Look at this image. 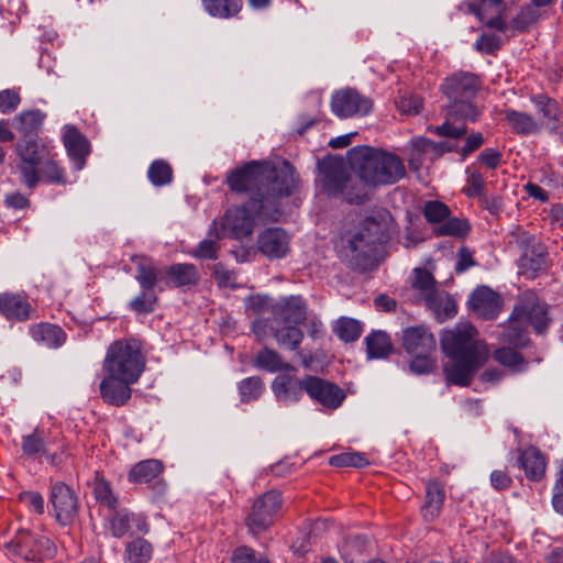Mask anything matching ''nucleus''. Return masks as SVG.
Segmentation results:
<instances>
[{
  "mask_svg": "<svg viewBox=\"0 0 563 563\" xmlns=\"http://www.w3.org/2000/svg\"><path fill=\"white\" fill-rule=\"evenodd\" d=\"M231 563H268V561L254 550L243 547L234 551Z\"/></svg>",
  "mask_w": 563,
  "mask_h": 563,
  "instance_id": "obj_60",
  "label": "nucleus"
},
{
  "mask_svg": "<svg viewBox=\"0 0 563 563\" xmlns=\"http://www.w3.org/2000/svg\"><path fill=\"white\" fill-rule=\"evenodd\" d=\"M257 249L268 260H280L290 251V235L279 227L267 228L257 236Z\"/></svg>",
  "mask_w": 563,
  "mask_h": 563,
  "instance_id": "obj_15",
  "label": "nucleus"
},
{
  "mask_svg": "<svg viewBox=\"0 0 563 563\" xmlns=\"http://www.w3.org/2000/svg\"><path fill=\"white\" fill-rule=\"evenodd\" d=\"M351 166L358 172L353 176L342 157H328L319 163L322 189L333 197L351 203L367 199L365 184L393 185L406 175L402 161L393 153L371 146H354L347 152Z\"/></svg>",
  "mask_w": 563,
  "mask_h": 563,
  "instance_id": "obj_1",
  "label": "nucleus"
},
{
  "mask_svg": "<svg viewBox=\"0 0 563 563\" xmlns=\"http://www.w3.org/2000/svg\"><path fill=\"white\" fill-rule=\"evenodd\" d=\"M394 219L384 208L373 210L357 228L344 234L338 244L339 255L353 268L366 272L377 265L382 246L390 239Z\"/></svg>",
  "mask_w": 563,
  "mask_h": 563,
  "instance_id": "obj_3",
  "label": "nucleus"
},
{
  "mask_svg": "<svg viewBox=\"0 0 563 563\" xmlns=\"http://www.w3.org/2000/svg\"><path fill=\"white\" fill-rule=\"evenodd\" d=\"M213 276L220 287L223 288H236L235 273L228 269L222 263H218L213 266Z\"/></svg>",
  "mask_w": 563,
  "mask_h": 563,
  "instance_id": "obj_57",
  "label": "nucleus"
},
{
  "mask_svg": "<svg viewBox=\"0 0 563 563\" xmlns=\"http://www.w3.org/2000/svg\"><path fill=\"white\" fill-rule=\"evenodd\" d=\"M20 103V96L12 89L0 91V112L9 114L13 112Z\"/></svg>",
  "mask_w": 563,
  "mask_h": 563,
  "instance_id": "obj_62",
  "label": "nucleus"
},
{
  "mask_svg": "<svg viewBox=\"0 0 563 563\" xmlns=\"http://www.w3.org/2000/svg\"><path fill=\"white\" fill-rule=\"evenodd\" d=\"M468 224L466 221L452 218L444 222L439 228V233L449 236H463L468 232Z\"/></svg>",
  "mask_w": 563,
  "mask_h": 563,
  "instance_id": "obj_55",
  "label": "nucleus"
},
{
  "mask_svg": "<svg viewBox=\"0 0 563 563\" xmlns=\"http://www.w3.org/2000/svg\"><path fill=\"white\" fill-rule=\"evenodd\" d=\"M282 503V495L277 490H269L258 497L246 519L249 530L253 534L266 530L280 510Z\"/></svg>",
  "mask_w": 563,
  "mask_h": 563,
  "instance_id": "obj_10",
  "label": "nucleus"
},
{
  "mask_svg": "<svg viewBox=\"0 0 563 563\" xmlns=\"http://www.w3.org/2000/svg\"><path fill=\"white\" fill-rule=\"evenodd\" d=\"M22 452L29 457H35L40 454L45 453V442L42 434L35 430L31 434L22 438Z\"/></svg>",
  "mask_w": 563,
  "mask_h": 563,
  "instance_id": "obj_48",
  "label": "nucleus"
},
{
  "mask_svg": "<svg viewBox=\"0 0 563 563\" xmlns=\"http://www.w3.org/2000/svg\"><path fill=\"white\" fill-rule=\"evenodd\" d=\"M147 176L154 186H164L172 181L173 170L168 163L157 159L151 164Z\"/></svg>",
  "mask_w": 563,
  "mask_h": 563,
  "instance_id": "obj_43",
  "label": "nucleus"
},
{
  "mask_svg": "<svg viewBox=\"0 0 563 563\" xmlns=\"http://www.w3.org/2000/svg\"><path fill=\"white\" fill-rule=\"evenodd\" d=\"M133 526H135V529L139 532L146 533L148 530L147 522L144 518L136 516L126 509H113L106 519V529L110 531L112 537L118 539L124 537Z\"/></svg>",
  "mask_w": 563,
  "mask_h": 563,
  "instance_id": "obj_19",
  "label": "nucleus"
},
{
  "mask_svg": "<svg viewBox=\"0 0 563 563\" xmlns=\"http://www.w3.org/2000/svg\"><path fill=\"white\" fill-rule=\"evenodd\" d=\"M538 19V12L531 8L526 7L512 19L511 25L519 31L526 30L528 26L533 24Z\"/></svg>",
  "mask_w": 563,
  "mask_h": 563,
  "instance_id": "obj_58",
  "label": "nucleus"
},
{
  "mask_svg": "<svg viewBox=\"0 0 563 563\" xmlns=\"http://www.w3.org/2000/svg\"><path fill=\"white\" fill-rule=\"evenodd\" d=\"M505 120L516 134L533 135L542 131V125L532 114L514 109L505 110Z\"/></svg>",
  "mask_w": 563,
  "mask_h": 563,
  "instance_id": "obj_27",
  "label": "nucleus"
},
{
  "mask_svg": "<svg viewBox=\"0 0 563 563\" xmlns=\"http://www.w3.org/2000/svg\"><path fill=\"white\" fill-rule=\"evenodd\" d=\"M252 330L260 340L272 333L279 345L290 351H296L303 339V333L298 328V324L283 323L263 318L253 321Z\"/></svg>",
  "mask_w": 563,
  "mask_h": 563,
  "instance_id": "obj_9",
  "label": "nucleus"
},
{
  "mask_svg": "<svg viewBox=\"0 0 563 563\" xmlns=\"http://www.w3.org/2000/svg\"><path fill=\"white\" fill-rule=\"evenodd\" d=\"M19 157L16 168L27 188H34L41 180L40 167L48 155L47 148L37 140H22L16 143Z\"/></svg>",
  "mask_w": 563,
  "mask_h": 563,
  "instance_id": "obj_8",
  "label": "nucleus"
},
{
  "mask_svg": "<svg viewBox=\"0 0 563 563\" xmlns=\"http://www.w3.org/2000/svg\"><path fill=\"white\" fill-rule=\"evenodd\" d=\"M495 360L512 371L519 372L525 367V361L520 353L510 347H500L495 351Z\"/></svg>",
  "mask_w": 563,
  "mask_h": 563,
  "instance_id": "obj_46",
  "label": "nucleus"
},
{
  "mask_svg": "<svg viewBox=\"0 0 563 563\" xmlns=\"http://www.w3.org/2000/svg\"><path fill=\"white\" fill-rule=\"evenodd\" d=\"M145 368V357L137 340H122L112 343L103 362V369L126 382H137Z\"/></svg>",
  "mask_w": 563,
  "mask_h": 563,
  "instance_id": "obj_6",
  "label": "nucleus"
},
{
  "mask_svg": "<svg viewBox=\"0 0 563 563\" xmlns=\"http://www.w3.org/2000/svg\"><path fill=\"white\" fill-rule=\"evenodd\" d=\"M152 554V544L144 538L137 537L126 543L123 559L124 563H148Z\"/></svg>",
  "mask_w": 563,
  "mask_h": 563,
  "instance_id": "obj_36",
  "label": "nucleus"
},
{
  "mask_svg": "<svg viewBox=\"0 0 563 563\" xmlns=\"http://www.w3.org/2000/svg\"><path fill=\"white\" fill-rule=\"evenodd\" d=\"M548 306L532 291H526L515 307L500 341L514 347H525L529 343L528 325L542 333L549 325Z\"/></svg>",
  "mask_w": 563,
  "mask_h": 563,
  "instance_id": "obj_5",
  "label": "nucleus"
},
{
  "mask_svg": "<svg viewBox=\"0 0 563 563\" xmlns=\"http://www.w3.org/2000/svg\"><path fill=\"white\" fill-rule=\"evenodd\" d=\"M218 239L213 235L202 240L189 254L198 260H217L219 252Z\"/></svg>",
  "mask_w": 563,
  "mask_h": 563,
  "instance_id": "obj_47",
  "label": "nucleus"
},
{
  "mask_svg": "<svg viewBox=\"0 0 563 563\" xmlns=\"http://www.w3.org/2000/svg\"><path fill=\"white\" fill-rule=\"evenodd\" d=\"M254 365L268 373L295 372V367L284 362L282 356L274 350L264 347L257 352L254 358Z\"/></svg>",
  "mask_w": 563,
  "mask_h": 563,
  "instance_id": "obj_35",
  "label": "nucleus"
},
{
  "mask_svg": "<svg viewBox=\"0 0 563 563\" xmlns=\"http://www.w3.org/2000/svg\"><path fill=\"white\" fill-rule=\"evenodd\" d=\"M63 142L68 157L74 163L75 169L81 170L86 164V157L90 152L88 140L76 126L65 125Z\"/></svg>",
  "mask_w": 563,
  "mask_h": 563,
  "instance_id": "obj_22",
  "label": "nucleus"
},
{
  "mask_svg": "<svg viewBox=\"0 0 563 563\" xmlns=\"http://www.w3.org/2000/svg\"><path fill=\"white\" fill-rule=\"evenodd\" d=\"M426 307L431 310L438 321L443 322L456 313L454 299L443 290H437L424 301Z\"/></svg>",
  "mask_w": 563,
  "mask_h": 563,
  "instance_id": "obj_32",
  "label": "nucleus"
},
{
  "mask_svg": "<svg viewBox=\"0 0 563 563\" xmlns=\"http://www.w3.org/2000/svg\"><path fill=\"white\" fill-rule=\"evenodd\" d=\"M263 390V382L257 376L244 378L239 384V394L243 402L256 400L262 395Z\"/></svg>",
  "mask_w": 563,
  "mask_h": 563,
  "instance_id": "obj_45",
  "label": "nucleus"
},
{
  "mask_svg": "<svg viewBox=\"0 0 563 563\" xmlns=\"http://www.w3.org/2000/svg\"><path fill=\"white\" fill-rule=\"evenodd\" d=\"M503 154L500 151L487 147L477 157L478 162L490 169H496L501 163Z\"/></svg>",
  "mask_w": 563,
  "mask_h": 563,
  "instance_id": "obj_63",
  "label": "nucleus"
},
{
  "mask_svg": "<svg viewBox=\"0 0 563 563\" xmlns=\"http://www.w3.org/2000/svg\"><path fill=\"white\" fill-rule=\"evenodd\" d=\"M274 305L267 296L254 295L245 299V309L254 314H261L268 310L274 313Z\"/></svg>",
  "mask_w": 563,
  "mask_h": 563,
  "instance_id": "obj_50",
  "label": "nucleus"
},
{
  "mask_svg": "<svg viewBox=\"0 0 563 563\" xmlns=\"http://www.w3.org/2000/svg\"><path fill=\"white\" fill-rule=\"evenodd\" d=\"M93 495L96 500L109 510H113L115 508L118 499L114 496L110 484L104 478L96 477L93 482Z\"/></svg>",
  "mask_w": 563,
  "mask_h": 563,
  "instance_id": "obj_44",
  "label": "nucleus"
},
{
  "mask_svg": "<svg viewBox=\"0 0 563 563\" xmlns=\"http://www.w3.org/2000/svg\"><path fill=\"white\" fill-rule=\"evenodd\" d=\"M402 345L410 355L432 353L435 350V339L426 327L415 325L404 330Z\"/></svg>",
  "mask_w": 563,
  "mask_h": 563,
  "instance_id": "obj_25",
  "label": "nucleus"
},
{
  "mask_svg": "<svg viewBox=\"0 0 563 563\" xmlns=\"http://www.w3.org/2000/svg\"><path fill=\"white\" fill-rule=\"evenodd\" d=\"M199 274L194 264L178 263L166 268V287H183L195 285Z\"/></svg>",
  "mask_w": 563,
  "mask_h": 563,
  "instance_id": "obj_31",
  "label": "nucleus"
},
{
  "mask_svg": "<svg viewBox=\"0 0 563 563\" xmlns=\"http://www.w3.org/2000/svg\"><path fill=\"white\" fill-rule=\"evenodd\" d=\"M398 108L405 114H417L422 108V101L417 96H405L398 101Z\"/></svg>",
  "mask_w": 563,
  "mask_h": 563,
  "instance_id": "obj_64",
  "label": "nucleus"
},
{
  "mask_svg": "<svg viewBox=\"0 0 563 563\" xmlns=\"http://www.w3.org/2000/svg\"><path fill=\"white\" fill-rule=\"evenodd\" d=\"M412 288L417 291L419 298L424 301L438 290L433 276L424 268L415 269V280Z\"/></svg>",
  "mask_w": 563,
  "mask_h": 563,
  "instance_id": "obj_42",
  "label": "nucleus"
},
{
  "mask_svg": "<svg viewBox=\"0 0 563 563\" xmlns=\"http://www.w3.org/2000/svg\"><path fill=\"white\" fill-rule=\"evenodd\" d=\"M432 353H417L412 354L413 358L409 364L410 371L415 374L430 373L434 367V362L431 358Z\"/></svg>",
  "mask_w": 563,
  "mask_h": 563,
  "instance_id": "obj_56",
  "label": "nucleus"
},
{
  "mask_svg": "<svg viewBox=\"0 0 563 563\" xmlns=\"http://www.w3.org/2000/svg\"><path fill=\"white\" fill-rule=\"evenodd\" d=\"M0 311L8 320L20 322L35 317V309L24 296L18 294H1Z\"/></svg>",
  "mask_w": 563,
  "mask_h": 563,
  "instance_id": "obj_24",
  "label": "nucleus"
},
{
  "mask_svg": "<svg viewBox=\"0 0 563 563\" xmlns=\"http://www.w3.org/2000/svg\"><path fill=\"white\" fill-rule=\"evenodd\" d=\"M423 212L426 219L434 223L445 220L450 214L448 206L440 201H428Z\"/></svg>",
  "mask_w": 563,
  "mask_h": 563,
  "instance_id": "obj_52",
  "label": "nucleus"
},
{
  "mask_svg": "<svg viewBox=\"0 0 563 563\" xmlns=\"http://www.w3.org/2000/svg\"><path fill=\"white\" fill-rule=\"evenodd\" d=\"M164 470L162 461L156 459L143 460L133 465L128 479L134 484H146L156 478Z\"/></svg>",
  "mask_w": 563,
  "mask_h": 563,
  "instance_id": "obj_33",
  "label": "nucleus"
},
{
  "mask_svg": "<svg viewBox=\"0 0 563 563\" xmlns=\"http://www.w3.org/2000/svg\"><path fill=\"white\" fill-rule=\"evenodd\" d=\"M205 11L219 19H229L242 9V0H201Z\"/></svg>",
  "mask_w": 563,
  "mask_h": 563,
  "instance_id": "obj_38",
  "label": "nucleus"
},
{
  "mask_svg": "<svg viewBox=\"0 0 563 563\" xmlns=\"http://www.w3.org/2000/svg\"><path fill=\"white\" fill-rule=\"evenodd\" d=\"M49 503L53 506L56 520L60 525H69L78 514V497L73 488L63 482H56L51 487Z\"/></svg>",
  "mask_w": 563,
  "mask_h": 563,
  "instance_id": "obj_13",
  "label": "nucleus"
},
{
  "mask_svg": "<svg viewBox=\"0 0 563 563\" xmlns=\"http://www.w3.org/2000/svg\"><path fill=\"white\" fill-rule=\"evenodd\" d=\"M470 305L478 317L486 320L497 318L501 309L499 295L486 286L478 287L472 292Z\"/></svg>",
  "mask_w": 563,
  "mask_h": 563,
  "instance_id": "obj_20",
  "label": "nucleus"
},
{
  "mask_svg": "<svg viewBox=\"0 0 563 563\" xmlns=\"http://www.w3.org/2000/svg\"><path fill=\"white\" fill-rule=\"evenodd\" d=\"M134 383L107 373V376L100 384L101 396L110 405L122 406L130 399V385Z\"/></svg>",
  "mask_w": 563,
  "mask_h": 563,
  "instance_id": "obj_26",
  "label": "nucleus"
},
{
  "mask_svg": "<svg viewBox=\"0 0 563 563\" xmlns=\"http://www.w3.org/2000/svg\"><path fill=\"white\" fill-rule=\"evenodd\" d=\"M307 376L298 378L291 372L278 374L272 383V391L277 401L284 405L298 402L306 393Z\"/></svg>",
  "mask_w": 563,
  "mask_h": 563,
  "instance_id": "obj_16",
  "label": "nucleus"
},
{
  "mask_svg": "<svg viewBox=\"0 0 563 563\" xmlns=\"http://www.w3.org/2000/svg\"><path fill=\"white\" fill-rule=\"evenodd\" d=\"M367 463H368L367 460L360 453H342V454L334 455L330 459V464L332 466H338V467H343V466L363 467Z\"/></svg>",
  "mask_w": 563,
  "mask_h": 563,
  "instance_id": "obj_53",
  "label": "nucleus"
},
{
  "mask_svg": "<svg viewBox=\"0 0 563 563\" xmlns=\"http://www.w3.org/2000/svg\"><path fill=\"white\" fill-rule=\"evenodd\" d=\"M150 290H143L139 296L132 299L129 303L133 311L139 313H147L154 310L156 297L148 292Z\"/></svg>",
  "mask_w": 563,
  "mask_h": 563,
  "instance_id": "obj_54",
  "label": "nucleus"
},
{
  "mask_svg": "<svg viewBox=\"0 0 563 563\" xmlns=\"http://www.w3.org/2000/svg\"><path fill=\"white\" fill-rule=\"evenodd\" d=\"M373 101L360 95L355 89L346 88L332 95V112L343 119L356 115H366L372 111Z\"/></svg>",
  "mask_w": 563,
  "mask_h": 563,
  "instance_id": "obj_12",
  "label": "nucleus"
},
{
  "mask_svg": "<svg viewBox=\"0 0 563 563\" xmlns=\"http://www.w3.org/2000/svg\"><path fill=\"white\" fill-rule=\"evenodd\" d=\"M268 221L260 217L257 208H252L250 201L241 207H232L224 213L220 225L213 220L209 228V235L216 236L218 240L230 236L240 239L247 236L253 232L255 220Z\"/></svg>",
  "mask_w": 563,
  "mask_h": 563,
  "instance_id": "obj_7",
  "label": "nucleus"
},
{
  "mask_svg": "<svg viewBox=\"0 0 563 563\" xmlns=\"http://www.w3.org/2000/svg\"><path fill=\"white\" fill-rule=\"evenodd\" d=\"M537 113L540 115L539 122L547 128L550 134L563 135V110L558 101L548 95L538 93L530 97Z\"/></svg>",
  "mask_w": 563,
  "mask_h": 563,
  "instance_id": "obj_14",
  "label": "nucleus"
},
{
  "mask_svg": "<svg viewBox=\"0 0 563 563\" xmlns=\"http://www.w3.org/2000/svg\"><path fill=\"white\" fill-rule=\"evenodd\" d=\"M298 177L288 162L279 167L263 162H250L228 176V185L236 192H250V206L271 221H278L284 214V200L295 190Z\"/></svg>",
  "mask_w": 563,
  "mask_h": 563,
  "instance_id": "obj_2",
  "label": "nucleus"
},
{
  "mask_svg": "<svg viewBox=\"0 0 563 563\" xmlns=\"http://www.w3.org/2000/svg\"><path fill=\"white\" fill-rule=\"evenodd\" d=\"M520 464L530 481L538 482L544 476L547 461L539 449L529 446L523 450L520 455Z\"/></svg>",
  "mask_w": 563,
  "mask_h": 563,
  "instance_id": "obj_29",
  "label": "nucleus"
},
{
  "mask_svg": "<svg viewBox=\"0 0 563 563\" xmlns=\"http://www.w3.org/2000/svg\"><path fill=\"white\" fill-rule=\"evenodd\" d=\"M20 500L25 504L32 511L42 515L45 510V501L43 496L37 492H23L19 496Z\"/></svg>",
  "mask_w": 563,
  "mask_h": 563,
  "instance_id": "obj_61",
  "label": "nucleus"
},
{
  "mask_svg": "<svg viewBox=\"0 0 563 563\" xmlns=\"http://www.w3.org/2000/svg\"><path fill=\"white\" fill-rule=\"evenodd\" d=\"M15 542L19 555L27 561L51 559L56 552L54 543L45 536L24 532L16 538Z\"/></svg>",
  "mask_w": 563,
  "mask_h": 563,
  "instance_id": "obj_17",
  "label": "nucleus"
},
{
  "mask_svg": "<svg viewBox=\"0 0 563 563\" xmlns=\"http://www.w3.org/2000/svg\"><path fill=\"white\" fill-rule=\"evenodd\" d=\"M366 352L369 360L387 357L391 351V343L384 331H373L365 338Z\"/></svg>",
  "mask_w": 563,
  "mask_h": 563,
  "instance_id": "obj_39",
  "label": "nucleus"
},
{
  "mask_svg": "<svg viewBox=\"0 0 563 563\" xmlns=\"http://www.w3.org/2000/svg\"><path fill=\"white\" fill-rule=\"evenodd\" d=\"M441 347L452 363L444 365L448 383L466 386L485 363L489 351L478 339L477 330L470 323H459L441 334Z\"/></svg>",
  "mask_w": 563,
  "mask_h": 563,
  "instance_id": "obj_4",
  "label": "nucleus"
},
{
  "mask_svg": "<svg viewBox=\"0 0 563 563\" xmlns=\"http://www.w3.org/2000/svg\"><path fill=\"white\" fill-rule=\"evenodd\" d=\"M307 319V303L301 296L282 298L274 307L272 321L300 324Z\"/></svg>",
  "mask_w": 563,
  "mask_h": 563,
  "instance_id": "obj_21",
  "label": "nucleus"
},
{
  "mask_svg": "<svg viewBox=\"0 0 563 563\" xmlns=\"http://www.w3.org/2000/svg\"><path fill=\"white\" fill-rule=\"evenodd\" d=\"M33 340L46 347L57 349L65 343L66 334L58 325L40 323L30 328Z\"/></svg>",
  "mask_w": 563,
  "mask_h": 563,
  "instance_id": "obj_30",
  "label": "nucleus"
},
{
  "mask_svg": "<svg viewBox=\"0 0 563 563\" xmlns=\"http://www.w3.org/2000/svg\"><path fill=\"white\" fill-rule=\"evenodd\" d=\"M479 89L477 77L470 73H456L446 78L442 85V90L450 102L474 99Z\"/></svg>",
  "mask_w": 563,
  "mask_h": 563,
  "instance_id": "obj_18",
  "label": "nucleus"
},
{
  "mask_svg": "<svg viewBox=\"0 0 563 563\" xmlns=\"http://www.w3.org/2000/svg\"><path fill=\"white\" fill-rule=\"evenodd\" d=\"M135 278L143 290H164L166 287V268L152 264H140Z\"/></svg>",
  "mask_w": 563,
  "mask_h": 563,
  "instance_id": "obj_28",
  "label": "nucleus"
},
{
  "mask_svg": "<svg viewBox=\"0 0 563 563\" xmlns=\"http://www.w3.org/2000/svg\"><path fill=\"white\" fill-rule=\"evenodd\" d=\"M466 174L467 186L464 189L466 196L470 198H481L485 195V180L483 175L478 170H472L471 168L466 169Z\"/></svg>",
  "mask_w": 563,
  "mask_h": 563,
  "instance_id": "obj_49",
  "label": "nucleus"
},
{
  "mask_svg": "<svg viewBox=\"0 0 563 563\" xmlns=\"http://www.w3.org/2000/svg\"><path fill=\"white\" fill-rule=\"evenodd\" d=\"M40 172H42L43 177L48 183L59 184L64 181V169L59 167L58 164L48 156L42 163Z\"/></svg>",
  "mask_w": 563,
  "mask_h": 563,
  "instance_id": "obj_51",
  "label": "nucleus"
},
{
  "mask_svg": "<svg viewBox=\"0 0 563 563\" xmlns=\"http://www.w3.org/2000/svg\"><path fill=\"white\" fill-rule=\"evenodd\" d=\"M471 10L488 27L500 32L507 30V23L501 18L506 10L504 0H477L471 4Z\"/></svg>",
  "mask_w": 563,
  "mask_h": 563,
  "instance_id": "obj_23",
  "label": "nucleus"
},
{
  "mask_svg": "<svg viewBox=\"0 0 563 563\" xmlns=\"http://www.w3.org/2000/svg\"><path fill=\"white\" fill-rule=\"evenodd\" d=\"M333 332L341 341L349 343L356 341L361 336L363 327L356 319L341 317L334 322Z\"/></svg>",
  "mask_w": 563,
  "mask_h": 563,
  "instance_id": "obj_41",
  "label": "nucleus"
},
{
  "mask_svg": "<svg viewBox=\"0 0 563 563\" xmlns=\"http://www.w3.org/2000/svg\"><path fill=\"white\" fill-rule=\"evenodd\" d=\"M306 394L327 410H335L343 404L346 394L336 384L318 376L307 375Z\"/></svg>",
  "mask_w": 563,
  "mask_h": 563,
  "instance_id": "obj_11",
  "label": "nucleus"
},
{
  "mask_svg": "<svg viewBox=\"0 0 563 563\" xmlns=\"http://www.w3.org/2000/svg\"><path fill=\"white\" fill-rule=\"evenodd\" d=\"M501 45V40L498 35L493 33H484L482 34L476 43L475 47L477 51L486 54H492L497 51Z\"/></svg>",
  "mask_w": 563,
  "mask_h": 563,
  "instance_id": "obj_59",
  "label": "nucleus"
},
{
  "mask_svg": "<svg viewBox=\"0 0 563 563\" xmlns=\"http://www.w3.org/2000/svg\"><path fill=\"white\" fill-rule=\"evenodd\" d=\"M448 117L450 119L475 122L481 115V110L473 102V99H463L450 102L448 106Z\"/></svg>",
  "mask_w": 563,
  "mask_h": 563,
  "instance_id": "obj_40",
  "label": "nucleus"
},
{
  "mask_svg": "<svg viewBox=\"0 0 563 563\" xmlns=\"http://www.w3.org/2000/svg\"><path fill=\"white\" fill-rule=\"evenodd\" d=\"M45 118L46 114L37 109L22 111L13 118V125L24 135H32L40 130Z\"/></svg>",
  "mask_w": 563,
  "mask_h": 563,
  "instance_id": "obj_37",
  "label": "nucleus"
},
{
  "mask_svg": "<svg viewBox=\"0 0 563 563\" xmlns=\"http://www.w3.org/2000/svg\"><path fill=\"white\" fill-rule=\"evenodd\" d=\"M444 497V488L438 481L428 482L426 486V501L422 507L426 520L432 521L439 516Z\"/></svg>",
  "mask_w": 563,
  "mask_h": 563,
  "instance_id": "obj_34",
  "label": "nucleus"
}]
</instances>
